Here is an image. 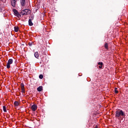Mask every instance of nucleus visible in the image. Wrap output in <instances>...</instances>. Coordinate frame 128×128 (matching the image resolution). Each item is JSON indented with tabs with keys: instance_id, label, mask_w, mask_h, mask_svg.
<instances>
[{
	"instance_id": "1",
	"label": "nucleus",
	"mask_w": 128,
	"mask_h": 128,
	"mask_svg": "<svg viewBox=\"0 0 128 128\" xmlns=\"http://www.w3.org/2000/svg\"><path fill=\"white\" fill-rule=\"evenodd\" d=\"M125 118L126 114L123 112L122 110H118L116 112L115 117L116 118H118L120 117Z\"/></svg>"
},
{
	"instance_id": "2",
	"label": "nucleus",
	"mask_w": 128,
	"mask_h": 128,
	"mask_svg": "<svg viewBox=\"0 0 128 128\" xmlns=\"http://www.w3.org/2000/svg\"><path fill=\"white\" fill-rule=\"evenodd\" d=\"M12 12L14 13V16L18 18H22V15H20V13L18 12L16 9H13Z\"/></svg>"
},
{
	"instance_id": "3",
	"label": "nucleus",
	"mask_w": 128,
	"mask_h": 128,
	"mask_svg": "<svg viewBox=\"0 0 128 128\" xmlns=\"http://www.w3.org/2000/svg\"><path fill=\"white\" fill-rule=\"evenodd\" d=\"M28 9H25L24 10H22L20 12V16H26L27 14H28Z\"/></svg>"
},
{
	"instance_id": "4",
	"label": "nucleus",
	"mask_w": 128,
	"mask_h": 128,
	"mask_svg": "<svg viewBox=\"0 0 128 128\" xmlns=\"http://www.w3.org/2000/svg\"><path fill=\"white\" fill-rule=\"evenodd\" d=\"M14 62V60L10 58L8 60V62H7L6 68H10V64Z\"/></svg>"
},
{
	"instance_id": "5",
	"label": "nucleus",
	"mask_w": 128,
	"mask_h": 128,
	"mask_svg": "<svg viewBox=\"0 0 128 128\" xmlns=\"http://www.w3.org/2000/svg\"><path fill=\"white\" fill-rule=\"evenodd\" d=\"M18 0H10L11 6H13V8H16V2Z\"/></svg>"
},
{
	"instance_id": "6",
	"label": "nucleus",
	"mask_w": 128,
	"mask_h": 128,
	"mask_svg": "<svg viewBox=\"0 0 128 128\" xmlns=\"http://www.w3.org/2000/svg\"><path fill=\"white\" fill-rule=\"evenodd\" d=\"M20 4L21 6H26V0H20Z\"/></svg>"
},
{
	"instance_id": "7",
	"label": "nucleus",
	"mask_w": 128,
	"mask_h": 128,
	"mask_svg": "<svg viewBox=\"0 0 128 128\" xmlns=\"http://www.w3.org/2000/svg\"><path fill=\"white\" fill-rule=\"evenodd\" d=\"M31 108H32V112H36L38 108V106H36V104H33Z\"/></svg>"
},
{
	"instance_id": "8",
	"label": "nucleus",
	"mask_w": 128,
	"mask_h": 128,
	"mask_svg": "<svg viewBox=\"0 0 128 128\" xmlns=\"http://www.w3.org/2000/svg\"><path fill=\"white\" fill-rule=\"evenodd\" d=\"M34 56L36 58H40V54H38V52H36L34 54Z\"/></svg>"
},
{
	"instance_id": "9",
	"label": "nucleus",
	"mask_w": 128,
	"mask_h": 128,
	"mask_svg": "<svg viewBox=\"0 0 128 128\" xmlns=\"http://www.w3.org/2000/svg\"><path fill=\"white\" fill-rule=\"evenodd\" d=\"M98 64L99 65V68H102V66H104V63H102V62H98Z\"/></svg>"
},
{
	"instance_id": "10",
	"label": "nucleus",
	"mask_w": 128,
	"mask_h": 128,
	"mask_svg": "<svg viewBox=\"0 0 128 128\" xmlns=\"http://www.w3.org/2000/svg\"><path fill=\"white\" fill-rule=\"evenodd\" d=\"M28 24L30 26H34V23L32 22V20H28Z\"/></svg>"
},
{
	"instance_id": "11",
	"label": "nucleus",
	"mask_w": 128,
	"mask_h": 128,
	"mask_svg": "<svg viewBox=\"0 0 128 128\" xmlns=\"http://www.w3.org/2000/svg\"><path fill=\"white\" fill-rule=\"evenodd\" d=\"M37 90L38 92H42V86H40L37 88Z\"/></svg>"
},
{
	"instance_id": "12",
	"label": "nucleus",
	"mask_w": 128,
	"mask_h": 128,
	"mask_svg": "<svg viewBox=\"0 0 128 128\" xmlns=\"http://www.w3.org/2000/svg\"><path fill=\"white\" fill-rule=\"evenodd\" d=\"M104 46L106 50H108V44L106 43L104 45Z\"/></svg>"
},
{
	"instance_id": "13",
	"label": "nucleus",
	"mask_w": 128,
	"mask_h": 128,
	"mask_svg": "<svg viewBox=\"0 0 128 128\" xmlns=\"http://www.w3.org/2000/svg\"><path fill=\"white\" fill-rule=\"evenodd\" d=\"M14 30L16 32H18V26H14Z\"/></svg>"
},
{
	"instance_id": "14",
	"label": "nucleus",
	"mask_w": 128,
	"mask_h": 128,
	"mask_svg": "<svg viewBox=\"0 0 128 128\" xmlns=\"http://www.w3.org/2000/svg\"><path fill=\"white\" fill-rule=\"evenodd\" d=\"M18 104H20V103H18V102L17 101H15L14 102V105L16 106H18Z\"/></svg>"
},
{
	"instance_id": "15",
	"label": "nucleus",
	"mask_w": 128,
	"mask_h": 128,
	"mask_svg": "<svg viewBox=\"0 0 128 128\" xmlns=\"http://www.w3.org/2000/svg\"><path fill=\"white\" fill-rule=\"evenodd\" d=\"M3 110L4 112H6V107L5 106H3Z\"/></svg>"
},
{
	"instance_id": "16",
	"label": "nucleus",
	"mask_w": 128,
	"mask_h": 128,
	"mask_svg": "<svg viewBox=\"0 0 128 128\" xmlns=\"http://www.w3.org/2000/svg\"><path fill=\"white\" fill-rule=\"evenodd\" d=\"M20 88H24V83H22L20 84Z\"/></svg>"
},
{
	"instance_id": "17",
	"label": "nucleus",
	"mask_w": 128,
	"mask_h": 128,
	"mask_svg": "<svg viewBox=\"0 0 128 128\" xmlns=\"http://www.w3.org/2000/svg\"><path fill=\"white\" fill-rule=\"evenodd\" d=\"M32 44H34V42H30L28 44V45L29 46H32Z\"/></svg>"
},
{
	"instance_id": "18",
	"label": "nucleus",
	"mask_w": 128,
	"mask_h": 128,
	"mask_svg": "<svg viewBox=\"0 0 128 128\" xmlns=\"http://www.w3.org/2000/svg\"><path fill=\"white\" fill-rule=\"evenodd\" d=\"M39 78H40V80L44 78V76L42 74H40L39 76Z\"/></svg>"
},
{
	"instance_id": "19",
	"label": "nucleus",
	"mask_w": 128,
	"mask_h": 128,
	"mask_svg": "<svg viewBox=\"0 0 128 128\" xmlns=\"http://www.w3.org/2000/svg\"><path fill=\"white\" fill-rule=\"evenodd\" d=\"M30 19H29V20H34V16H32L30 17Z\"/></svg>"
},
{
	"instance_id": "20",
	"label": "nucleus",
	"mask_w": 128,
	"mask_h": 128,
	"mask_svg": "<svg viewBox=\"0 0 128 128\" xmlns=\"http://www.w3.org/2000/svg\"><path fill=\"white\" fill-rule=\"evenodd\" d=\"M21 90L22 92H24V88H21Z\"/></svg>"
},
{
	"instance_id": "21",
	"label": "nucleus",
	"mask_w": 128,
	"mask_h": 128,
	"mask_svg": "<svg viewBox=\"0 0 128 128\" xmlns=\"http://www.w3.org/2000/svg\"><path fill=\"white\" fill-rule=\"evenodd\" d=\"M115 94H118V91L115 90Z\"/></svg>"
},
{
	"instance_id": "22",
	"label": "nucleus",
	"mask_w": 128,
	"mask_h": 128,
	"mask_svg": "<svg viewBox=\"0 0 128 128\" xmlns=\"http://www.w3.org/2000/svg\"><path fill=\"white\" fill-rule=\"evenodd\" d=\"M118 90V88H115L114 90Z\"/></svg>"
},
{
	"instance_id": "23",
	"label": "nucleus",
	"mask_w": 128,
	"mask_h": 128,
	"mask_svg": "<svg viewBox=\"0 0 128 128\" xmlns=\"http://www.w3.org/2000/svg\"><path fill=\"white\" fill-rule=\"evenodd\" d=\"M94 128H98V126L95 127Z\"/></svg>"
}]
</instances>
